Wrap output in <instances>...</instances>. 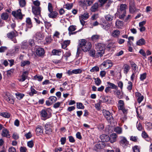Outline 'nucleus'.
<instances>
[{
	"label": "nucleus",
	"mask_w": 152,
	"mask_h": 152,
	"mask_svg": "<svg viewBox=\"0 0 152 152\" xmlns=\"http://www.w3.org/2000/svg\"><path fill=\"white\" fill-rule=\"evenodd\" d=\"M92 46L91 43L85 39H82L80 43L79 47L78 48L76 56L78 57L80 53L81 50L86 52L89 51Z\"/></svg>",
	"instance_id": "obj_1"
},
{
	"label": "nucleus",
	"mask_w": 152,
	"mask_h": 152,
	"mask_svg": "<svg viewBox=\"0 0 152 152\" xmlns=\"http://www.w3.org/2000/svg\"><path fill=\"white\" fill-rule=\"evenodd\" d=\"M96 48L97 50V52L96 53V56L97 57L101 56L104 53L105 45L102 43H99L95 45Z\"/></svg>",
	"instance_id": "obj_2"
},
{
	"label": "nucleus",
	"mask_w": 152,
	"mask_h": 152,
	"mask_svg": "<svg viewBox=\"0 0 152 152\" xmlns=\"http://www.w3.org/2000/svg\"><path fill=\"white\" fill-rule=\"evenodd\" d=\"M119 138V143L121 146L125 148L128 147L129 145V142L126 137L123 136H120Z\"/></svg>",
	"instance_id": "obj_3"
},
{
	"label": "nucleus",
	"mask_w": 152,
	"mask_h": 152,
	"mask_svg": "<svg viewBox=\"0 0 152 152\" xmlns=\"http://www.w3.org/2000/svg\"><path fill=\"white\" fill-rule=\"evenodd\" d=\"M4 99L9 103L13 104L14 100L12 96L9 93H5L4 96Z\"/></svg>",
	"instance_id": "obj_4"
},
{
	"label": "nucleus",
	"mask_w": 152,
	"mask_h": 152,
	"mask_svg": "<svg viewBox=\"0 0 152 152\" xmlns=\"http://www.w3.org/2000/svg\"><path fill=\"white\" fill-rule=\"evenodd\" d=\"M41 7H32V11L33 14L35 15V17L38 16L41 17Z\"/></svg>",
	"instance_id": "obj_5"
},
{
	"label": "nucleus",
	"mask_w": 152,
	"mask_h": 152,
	"mask_svg": "<svg viewBox=\"0 0 152 152\" xmlns=\"http://www.w3.org/2000/svg\"><path fill=\"white\" fill-rule=\"evenodd\" d=\"M12 15L17 18L22 20L23 18V15L21 13V10L20 9L12 12Z\"/></svg>",
	"instance_id": "obj_6"
},
{
	"label": "nucleus",
	"mask_w": 152,
	"mask_h": 152,
	"mask_svg": "<svg viewBox=\"0 0 152 152\" xmlns=\"http://www.w3.org/2000/svg\"><path fill=\"white\" fill-rule=\"evenodd\" d=\"M113 65V63L111 60H107L104 61L100 65V67H102L103 66L104 68H105L106 69H107L112 66Z\"/></svg>",
	"instance_id": "obj_7"
},
{
	"label": "nucleus",
	"mask_w": 152,
	"mask_h": 152,
	"mask_svg": "<svg viewBox=\"0 0 152 152\" xmlns=\"http://www.w3.org/2000/svg\"><path fill=\"white\" fill-rule=\"evenodd\" d=\"M103 114L104 116L106 118L108 121L113 119V118L110 113L108 110H103Z\"/></svg>",
	"instance_id": "obj_8"
},
{
	"label": "nucleus",
	"mask_w": 152,
	"mask_h": 152,
	"mask_svg": "<svg viewBox=\"0 0 152 152\" xmlns=\"http://www.w3.org/2000/svg\"><path fill=\"white\" fill-rule=\"evenodd\" d=\"M129 9V12L131 14H133L137 11V10L134 1H131L130 3Z\"/></svg>",
	"instance_id": "obj_9"
},
{
	"label": "nucleus",
	"mask_w": 152,
	"mask_h": 152,
	"mask_svg": "<svg viewBox=\"0 0 152 152\" xmlns=\"http://www.w3.org/2000/svg\"><path fill=\"white\" fill-rule=\"evenodd\" d=\"M48 112L47 110H43L41 111L40 115L43 118V119H42L43 120H45L50 118V117L48 113Z\"/></svg>",
	"instance_id": "obj_10"
},
{
	"label": "nucleus",
	"mask_w": 152,
	"mask_h": 152,
	"mask_svg": "<svg viewBox=\"0 0 152 152\" xmlns=\"http://www.w3.org/2000/svg\"><path fill=\"white\" fill-rule=\"evenodd\" d=\"M45 132L46 134H50L52 132V126L50 122L46 123L45 126Z\"/></svg>",
	"instance_id": "obj_11"
},
{
	"label": "nucleus",
	"mask_w": 152,
	"mask_h": 152,
	"mask_svg": "<svg viewBox=\"0 0 152 152\" xmlns=\"http://www.w3.org/2000/svg\"><path fill=\"white\" fill-rule=\"evenodd\" d=\"M26 26L27 28L26 29V31L28 30L27 28H31L33 27L31 19L30 18H27L26 20Z\"/></svg>",
	"instance_id": "obj_12"
},
{
	"label": "nucleus",
	"mask_w": 152,
	"mask_h": 152,
	"mask_svg": "<svg viewBox=\"0 0 152 152\" xmlns=\"http://www.w3.org/2000/svg\"><path fill=\"white\" fill-rule=\"evenodd\" d=\"M104 147V144L102 142L97 143L94 146L93 150L96 151H99L101 149Z\"/></svg>",
	"instance_id": "obj_13"
},
{
	"label": "nucleus",
	"mask_w": 152,
	"mask_h": 152,
	"mask_svg": "<svg viewBox=\"0 0 152 152\" xmlns=\"http://www.w3.org/2000/svg\"><path fill=\"white\" fill-rule=\"evenodd\" d=\"M36 53L38 56L41 57L44 55L45 52L44 49L39 48L37 49Z\"/></svg>",
	"instance_id": "obj_14"
},
{
	"label": "nucleus",
	"mask_w": 152,
	"mask_h": 152,
	"mask_svg": "<svg viewBox=\"0 0 152 152\" xmlns=\"http://www.w3.org/2000/svg\"><path fill=\"white\" fill-rule=\"evenodd\" d=\"M15 32L12 31L8 33L7 34V37L9 39H12L15 37L17 36L18 35L17 32L15 30Z\"/></svg>",
	"instance_id": "obj_15"
},
{
	"label": "nucleus",
	"mask_w": 152,
	"mask_h": 152,
	"mask_svg": "<svg viewBox=\"0 0 152 152\" xmlns=\"http://www.w3.org/2000/svg\"><path fill=\"white\" fill-rule=\"evenodd\" d=\"M76 29V26H70L68 28V30L69 31V35L71 36V35L75 34L77 32V31L73 32H72L75 31Z\"/></svg>",
	"instance_id": "obj_16"
},
{
	"label": "nucleus",
	"mask_w": 152,
	"mask_h": 152,
	"mask_svg": "<svg viewBox=\"0 0 152 152\" xmlns=\"http://www.w3.org/2000/svg\"><path fill=\"white\" fill-rule=\"evenodd\" d=\"M28 72V71H25L23 72L21 76V78L19 80L20 82H23L27 78Z\"/></svg>",
	"instance_id": "obj_17"
},
{
	"label": "nucleus",
	"mask_w": 152,
	"mask_h": 152,
	"mask_svg": "<svg viewBox=\"0 0 152 152\" xmlns=\"http://www.w3.org/2000/svg\"><path fill=\"white\" fill-rule=\"evenodd\" d=\"M120 32L118 30H115L111 33V36L114 38H118L120 35Z\"/></svg>",
	"instance_id": "obj_18"
},
{
	"label": "nucleus",
	"mask_w": 152,
	"mask_h": 152,
	"mask_svg": "<svg viewBox=\"0 0 152 152\" xmlns=\"http://www.w3.org/2000/svg\"><path fill=\"white\" fill-rule=\"evenodd\" d=\"M117 137V134L113 133L110 135L109 141L111 143H113L116 141Z\"/></svg>",
	"instance_id": "obj_19"
},
{
	"label": "nucleus",
	"mask_w": 152,
	"mask_h": 152,
	"mask_svg": "<svg viewBox=\"0 0 152 152\" xmlns=\"http://www.w3.org/2000/svg\"><path fill=\"white\" fill-rule=\"evenodd\" d=\"M100 137L102 142H107L110 140L109 137L108 135L105 134H102Z\"/></svg>",
	"instance_id": "obj_20"
},
{
	"label": "nucleus",
	"mask_w": 152,
	"mask_h": 152,
	"mask_svg": "<svg viewBox=\"0 0 152 152\" xmlns=\"http://www.w3.org/2000/svg\"><path fill=\"white\" fill-rule=\"evenodd\" d=\"M114 94L119 99H122L123 97V94L122 91H121L118 89L114 92Z\"/></svg>",
	"instance_id": "obj_21"
},
{
	"label": "nucleus",
	"mask_w": 152,
	"mask_h": 152,
	"mask_svg": "<svg viewBox=\"0 0 152 152\" xmlns=\"http://www.w3.org/2000/svg\"><path fill=\"white\" fill-rule=\"evenodd\" d=\"M130 67L128 64H125L123 66V69L124 73L126 74L129 71Z\"/></svg>",
	"instance_id": "obj_22"
},
{
	"label": "nucleus",
	"mask_w": 152,
	"mask_h": 152,
	"mask_svg": "<svg viewBox=\"0 0 152 152\" xmlns=\"http://www.w3.org/2000/svg\"><path fill=\"white\" fill-rule=\"evenodd\" d=\"M1 135L4 137L9 138L10 137L9 131L6 129H4L1 133Z\"/></svg>",
	"instance_id": "obj_23"
},
{
	"label": "nucleus",
	"mask_w": 152,
	"mask_h": 152,
	"mask_svg": "<svg viewBox=\"0 0 152 152\" xmlns=\"http://www.w3.org/2000/svg\"><path fill=\"white\" fill-rule=\"evenodd\" d=\"M135 96L138 97L137 100L138 102L139 103H140L143 99V96H142L141 94L139 92H136Z\"/></svg>",
	"instance_id": "obj_24"
},
{
	"label": "nucleus",
	"mask_w": 152,
	"mask_h": 152,
	"mask_svg": "<svg viewBox=\"0 0 152 152\" xmlns=\"http://www.w3.org/2000/svg\"><path fill=\"white\" fill-rule=\"evenodd\" d=\"M131 66L133 70L135 73H137L138 72V67L137 65L133 62H130Z\"/></svg>",
	"instance_id": "obj_25"
},
{
	"label": "nucleus",
	"mask_w": 152,
	"mask_h": 152,
	"mask_svg": "<svg viewBox=\"0 0 152 152\" xmlns=\"http://www.w3.org/2000/svg\"><path fill=\"white\" fill-rule=\"evenodd\" d=\"M58 13L56 11H52L50 12L48 14V16L49 18H55L57 16Z\"/></svg>",
	"instance_id": "obj_26"
},
{
	"label": "nucleus",
	"mask_w": 152,
	"mask_h": 152,
	"mask_svg": "<svg viewBox=\"0 0 152 152\" xmlns=\"http://www.w3.org/2000/svg\"><path fill=\"white\" fill-rule=\"evenodd\" d=\"M145 41L143 38H141L137 41L136 45H137L141 46L145 44Z\"/></svg>",
	"instance_id": "obj_27"
},
{
	"label": "nucleus",
	"mask_w": 152,
	"mask_h": 152,
	"mask_svg": "<svg viewBox=\"0 0 152 152\" xmlns=\"http://www.w3.org/2000/svg\"><path fill=\"white\" fill-rule=\"evenodd\" d=\"M107 86L111 89L116 90L118 88V86L114 83L108 82L107 83Z\"/></svg>",
	"instance_id": "obj_28"
},
{
	"label": "nucleus",
	"mask_w": 152,
	"mask_h": 152,
	"mask_svg": "<svg viewBox=\"0 0 152 152\" xmlns=\"http://www.w3.org/2000/svg\"><path fill=\"white\" fill-rule=\"evenodd\" d=\"M21 47L23 49H26L29 48L28 42L27 41L25 40L21 44Z\"/></svg>",
	"instance_id": "obj_29"
},
{
	"label": "nucleus",
	"mask_w": 152,
	"mask_h": 152,
	"mask_svg": "<svg viewBox=\"0 0 152 152\" xmlns=\"http://www.w3.org/2000/svg\"><path fill=\"white\" fill-rule=\"evenodd\" d=\"M125 107L124 101L122 100H119L118 102V107L119 110Z\"/></svg>",
	"instance_id": "obj_30"
},
{
	"label": "nucleus",
	"mask_w": 152,
	"mask_h": 152,
	"mask_svg": "<svg viewBox=\"0 0 152 152\" xmlns=\"http://www.w3.org/2000/svg\"><path fill=\"white\" fill-rule=\"evenodd\" d=\"M101 25L102 28L105 30H108L110 28V25L108 23H103Z\"/></svg>",
	"instance_id": "obj_31"
},
{
	"label": "nucleus",
	"mask_w": 152,
	"mask_h": 152,
	"mask_svg": "<svg viewBox=\"0 0 152 152\" xmlns=\"http://www.w3.org/2000/svg\"><path fill=\"white\" fill-rule=\"evenodd\" d=\"M99 7L98 4L97 3H95L91 7V11L92 12H95L97 11Z\"/></svg>",
	"instance_id": "obj_32"
},
{
	"label": "nucleus",
	"mask_w": 152,
	"mask_h": 152,
	"mask_svg": "<svg viewBox=\"0 0 152 152\" xmlns=\"http://www.w3.org/2000/svg\"><path fill=\"white\" fill-rule=\"evenodd\" d=\"M36 132L37 134L38 135H40L43 133V130L42 128V127L41 126H38L37 127Z\"/></svg>",
	"instance_id": "obj_33"
},
{
	"label": "nucleus",
	"mask_w": 152,
	"mask_h": 152,
	"mask_svg": "<svg viewBox=\"0 0 152 152\" xmlns=\"http://www.w3.org/2000/svg\"><path fill=\"white\" fill-rule=\"evenodd\" d=\"M1 18L3 20H7L9 18L8 13L6 12L3 13L1 15Z\"/></svg>",
	"instance_id": "obj_34"
},
{
	"label": "nucleus",
	"mask_w": 152,
	"mask_h": 152,
	"mask_svg": "<svg viewBox=\"0 0 152 152\" xmlns=\"http://www.w3.org/2000/svg\"><path fill=\"white\" fill-rule=\"evenodd\" d=\"M142 136L143 138L145 139L147 141H150V139L145 131H144L142 132Z\"/></svg>",
	"instance_id": "obj_35"
},
{
	"label": "nucleus",
	"mask_w": 152,
	"mask_h": 152,
	"mask_svg": "<svg viewBox=\"0 0 152 152\" xmlns=\"http://www.w3.org/2000/svg\"><path fill=\"white\" fill-rule=\"evenodd\" d=\"M114 131L118 134H121L122 133V129L121 128L117 126L115 128Z\"/></svg>",
	"instance_id": "obj_36"
},
{
	"label": "nucleus",
	"mask_w": 152,
	"mask_h": 152,
	"mask_svg": "<svg viewBox=\"0 0 152 152\" xmlns=\"http://www.w3.org/2000/svg\"><path fill=\"white\" fill-rule=\"evenodd\" d=\"M127 7V5L126 4H122L120 6V11L122 12H126V10Z\"/></svg>",
	"instance_id": "obj_37"
},
{
	"label": "nucleus",
	"mask_w": 152,
	"mask_h": 152,
	"mask_svg": "<svg viewBox=\"0 0 152 152\" xmlns=\"http://www.w3.org/2000/svg\"><path fill=\"white\" fill-rule=\"evenodd\" d=\"M70 43V41L66 40L64 41L62 45V48L63 49H65Z\"/></svg>",
	"instance_id": "obj_38"
},
{
	"label": "nucleus",
	"mask_w": 152,
	"mask_h": 152,
	"mask_svg": "<svg viewBox=\"0 0 152 152\" xmlns=\"http://www.w3.org/2000/svg\"><path fill=\"white\" fill-rule=\"evenodd\" d=\"M52 53L53 55L60 56L61 54V50L54 49L52 50Z\"/></svg>",
	"instance_id": "obj_39"
},
{
	"label": "nucleus",
	"mask_w": 152,
	"mask_h": 152,
	"mask_svg": "<svg viewBox=\"0 0 152 152\" xmlns=\"http://www.w3.org/2000/svg\"><path fill=\"white\" fill-rule=\"evenodd\" d=\"M100 38V36L98 35H94L91 37V40L93 42H96Z\"/></svg>",
	"instance_id": "obj_40"
},
{
	"label": "nucleus",
	"mask_w": 152,
	"mask_h": 152,
	"mask_svg": "<svg viewBox=\"0 0 152 152\" xmlns=\"http://www.w3.org/2000/svg\"><path fill=\"white\" fill-rule=\"evenodd\" d=\"M30 90L31 92L28 93V94L31 96H33L34 94H36L37 93V91L32 86L31 87Z\"/></svg>",
	"instance_id": "obj_41"
},
{
	"label": "nucleus",
	"mask_w": 152,
	"mask_h": 152,
	"mask_svg": "<svg viewBox=\"0 0 152 152\" xmlns=\"http://www.w3.org/2000/svg\"><path fill=\"white\" fill-rule=\"evenodd\" d=\"M0 115L7 118H9L10 117V114L7 112L0 113Z\"/></svg>",
	"instance_id": "obj_42"
},
{
	"label": "nucleus",
	"mask_w": 152,
	"mask_h": 152,
	"mask_svg": "<svg viewBox=\"0 0 152 152\" xmlns=\"http://www.w3.org/2000/svg\"><path fill=\"white\" fill-rule=\"evenodd\" d=\"M145 125L146 129L148 130H150L152 129V124L150 122H146Z\"/></svg>",
	"instance_id": "obj_43"
},
{
	"label": "nucleus",
	"mask_w": 152,
	"mask_h": 152,
	"mask_svg": "<svg viewBox=\"0 0 152 152\" xmlns=\"http://www.w3.org/2000/svg\"><path fill=\"white\" fill-rule=\"evenodd\" d=\"M94 2V0H84V3L86 5L90 6Z\"/></svg>",
	"instance_id": "obj_44"
},
{
	"label": "nucleus",
	"mask_w": 152,
	"mask_h": 152,
	"mask_svg": "<svg viewBox=\"0 0 152 152\" xmlns=\"http://www.w3.org/2000/svg\"><path fill=\"white\" fill-rule=\"evenodd\" d=\"M94 80L95 84L96 86H99L101 84L102 81L99 78H94Z\"/></svg>",
	"instance_id": "obj_45"
},
{
	"label": "nucleus",
	"mask_w": 152,
	"mask_h": 152,
	"mask_svg": "<svg viewBox=\"0 0 152 152\" xmlns=\"http://www.w3.org/2000/svg\"><path fill=\"white\" fill-rule=\"evenodd\" d=\"M19 4L20 6L21 7H23L25 6L26 2L25 0H20L19 1Z\"/></svg>",
	"instance_id": "obj_46"
},
{
	"label": "nucleus",
	"mask_w": 152,
	"mask_h": 152,
	"mask_svg": "<svg viewBox=\"0 0 152 152\" xmlns=\"http://www.w3.org/2000/svg\"><path fill=\"white\" fill-rule=\"evenodd\" d=\"M73 6V4L72 3H67L65 5V8L67 10H69L71 9Z\"/></svg>",
	"instance_id": "obj_47"
},
{
	"label": "nucleus",
	"mask_w": 152,
	"mask_h": 152,
	"mask_svg": "<svg viewBox=\"0 0 152 152\" xmlns=\"http://www.w3.org/2000/svg\"><path fill=\"white\" fill-rule=\"evenodd\" d=\"M30 64V62L28 61H21L20 63V65L21 66H24L26 65Z\"/></svg>",
	"instance_id": "obj_48"
},
{
	"label": "nucleus",
	"mask_w": 152,
	"mask_h": 152,
	"mask_svg": "<svg viewBox=\"0 0 152 152\" xmlns=\"http://www.w3.org/2000/svg\"><path fill=\"white\" fill-rule=\"evenodd\" d=\"M49 100L52 103H53L56 102L57 100V99L56 97L52 96L49 97Z\"/></svg>",
	"instance_id": "obj_49"
},
{
	"label": "nucleus",
	"mask_w": 152,
	"mask_h": 152,
	"mask_svg": "<svg viewBox=\"0 0 152 152\" xmlns=\"http://www.w3.org/2000/svg\"><path fill=\"white\" fill-rule=\"evenodd\" d=\"M77 107L78 109H83L84 108V106L83 104L81 102H77Z\"/></svg>",
	"instance_id": "obj_50"
},
{
	"label": "nucleus",
	"mask_w": 152,
	"mask_h": 152,
	"mask_svg": "<svg viewBox=\"0 0 152 152\" xmlns=\"http://www.w3.org/2000/svg\"><path fill=\"white\" fill-rule=\"evenodd\" d=\"M89 17L88 13L87 12L85 13L83 15H81L80 18L84 20H86Z\"/></svg>",
	"instance_id": "obj_51"
},
{
	"label": "nucleus",
	"mask_w": 152,
	"mask_h": 152,
	"mask_svg": "<svg viewBox=\"0 0 152 152\" xmlns=\"http://www.w3.org/2000/svg\"><path fill=\"white\" fill-rule=\"evenodd\" d=\"M12 137L14 140H16L19 139V136L18 134L16 133H14L12 134Z\"/></svg>",
	"instance_id": "obj_52"
},
{
	"label": "nucleus",
	"mask_w": 152,
	"mask_h": 152,
	"mask_svg": "<svg viewBox=\"0 0 152 152\" xmlns=\"http://www.w3.org/2000/svg\"><path fill=\"white\" fill-rule=\"evenodd\" d=\"M132 82L130 81H129L127 87V89L128 90L130 91L132 89Z\"/></svg>",
	"instance_id": "obj_53"
},
{
	"label": "nucleus",
	"mask_w": 152,
	"mask_h": 152,
	"mask_svg": "<svg viewBox=\"0 0 152 152\" xmlns=\"http://www.w3.org/2000/svg\"><path fill=\"white\" fill-rule=\"evenodd\" d=\"M82 72V70L81 69H75L72 70V72L73 74H77L81 73Z\"/></svg>",
	"instance_id": "obj_54"
},
{
	"label": "nucleus",
	"mask_w": 152,
	"mask_h": 152,
	"mask_svg": "<svg viewBox=\"0 0 152 152\" xmlns=\"http://www.w3.org/2000/svg\"><path fill=\"white\" fill-rule=\"evenodd\" d=\"M99 68L97 66H95L93 67L90 70L91 72H95L99 71Z\"/></svg>",
	"instance_id": "obj_55"
},
{
	"label": "nucleus",
	"mask_w": 152,
	"mask_h": 152,
	"mask_svg": "<svg viewBox=\"0 0 152 152\" xmlns=\"http://www.w3.org/2000/svg\"><path fill=\"white\" fill-rule=\"evenodd\" d=\"M33 3L34 5V6H32V7H40V3L39 1L37 0L35 1H33Z\"/></svg>",
	"instance_id": "obj_56"
},
{
	"label": "nucleus",
	"mask_w": 152,
	"mask_h": 152,
	"mask_svg": "<svg viewBox=\"0 0 152 152\" xmlns=\"http://www.w3.org/2000/svg\"><path fill=\"white\" fill-rule=\"evenodd\" d=\"M146 73H144L140 75V79L141 81H143L145 80L146 77Z\"/></svg>",
	"instance_id": "obj_57"
},
{
	"label": "nucleus",
	"mask_w": 152,
	"mask_h": 152,
	"mask_svg": "<svg viewBox=\"0 0 152 152\" xmlns=\"http://www.w3.org/2000/svg\"><path fill=\"white\" fill-rule=\"evenodd\" d=\"M116 26L118 28H120L123 25L122 22L120 20H117L115 23Z\"/></svg>",
	"instance_id": "obj_58"
},
{
	"label": "nucleus",
	"mask_w": 152,
	"mask_h": 152,
	"mask_svg": "<svg viewBox=\"0 0 152 152\" xmlns=\"http://www.w3.org/2000/svg\"><path fill=\"white\" fill-rule=\"evenodd\" d=\"M28 42L29 48H30V47H32L34 46V42L33 39H29Z\"/></svg>",
	"instance_id": "obj_59"
},
{
	"label": "nucleus",
	"mask_w": 152,
	"mask_h": 152,
	"mask_svg": "<svg viewBox=\"0 0 152 152\" xmlns=\"http://www.w3.org/2000/svg\"><path fill=\"white\" fill-rule=\"evenodd\" d=\"M89 55L93 57H97L96 56V53H95V51L94 50H90L89 52Z\"/></svg>",
	"instance_id": "obj_60"
},
{
	"label": "nucleus",
	"mask_w": 152,
	"mask_h": 152,
	"mask_svg": "<svg viewBox=\"0 0 152 152\" xmlns=\"http://www.w3.org/2000/svg\"><path fill=\"white\" fill-rule=\"evenodd\" d=\"M48 10L49 12L53 11V7L51 3H49L48 5Z\"/></svg>",
	"instance_id": "obj_61"
},
{
	"label": "nucleus",
	"mask_w": 152,
	"mask_h": 152,
	"mask_svg": "<svg viewBox=\"0 0 152 152\" xmlns=\"http://www.w3.org/2000/svg\"><path fill=\"white\" fill-rule=\"evenodd\" d=\"M134 152H140V149L138 146L135 145L132 147Z\"/></svg>",
	"instance_id": "obj_62"
},
{
	"label": "nucleus",
	"mask_w": 152,
	"mask_h": 152,
	"mask_svg": "<svg viewBox=\"0 0 152 152\" xmlns=\"http://www.w3.org/2000/svg\"><path fill=\"white\" fill-rule=\"evenodd\" d=\"M35 78L37 79L39 81H41L43 79V77L41 75H37L34 77Z\"/></svg>",
	"instance_id": "obj_63"
},
{
	"label": "nucleus",
	"mask_w": 152,
	"mask_h": 152,
	"mask_svg": "<svg viewBox=\"0 0 152 152\" xmlns=\"http://www.w3.org/2000/svg\"><path fill=\"white\" fill-rule=\"evenodd\" d=\"M34 145L33 142L32 140L30 141L27 142V145L29 148H32Z\"/></svg>",
	"instance_id": "obj_64"
}]
</instances>
